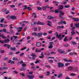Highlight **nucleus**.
Returning a JSON list of instances; mask_svg holds the SVG:
<instances>
[{
    "instance_id": "f257e3e1",
    "label": "nucleus",
    "mask_w": 79,
    "mask_h": 79,
    "mask_svg": "<svg viewBox=\"0 0 79 79\" xmlns=\"http://www.w3.org/2000/svg\"><path fill=\"white\" fill-rule=\"evenodd\" d=\"M55 35H56V37H57L58 39H59V40H62L63 39V37H65V35H62V37H61V35L60 34L58 35V34L57 32H56Z\"/></svg>"
},
{
    "instance_id": "f03ea898",
    "label": "nucleus",
    "mask_w": 79,
    "mask_h": 79,
    "mask_svg": "<svg viewBox=\"0 0 79 79\" xmlns=\"http://www.w3.org/2000/svg\"><path fill=\"white\" fill-rule=\"evenodd\" d=\"M10 42V40H5L2 41L0 40V43H1V44H5L6 43H7V42Z\"/></svg>"
},
{
    "instance_id": "7ed1b4c3",
    "label": "nucleus",
    "mask_w": 79,
    "mask_h": 79,
    "mask_svg": "<svg viewBox=\"0 0 79 79\" xmlns=\"http://www.w3.org/2000/svg\"><path fill=\"white\" fill-rule=\"evenodd\" d=\"M59 13H60V15H59V17L60 18H62L63 19V15H64V12H63L61 11H60L59 12Z\"/></svg>"
},
{
    "instance_id": "20e7f679",
    "label": "nucleus",
    "mask_w": 79,
    "mask_h": 79,
    "mask_svg": "<svg viewBox=\"0 0 79 79\" xmlns=\"http://www.w3.org/2000/svg\"><path fill=\"white\" fill-rule=\"evenodd\" d=\"M58 67L59 68H61V67H63L64 66V64H62L61 62H59L58 63Z\"/></svg>"
},
{
    "instance_id": "39448f33",
    "label": "nucleus",
    "mask_w": 79,
    "mask_h": 79,
    "mask_svg": "<svg viewBox=\"0 0 79 79\" xmlns=\"http://www.w3.org/2000/svg\"><path fill=\"white\" fill-rule=\"evenodd\" d=\"M43 35V33L42 32H39L37 33L36 36L37 37H40L41 36H42Z\"/></svg>"
},
{
    "instance_id": "423d86ee",
    "label": "nucleus",
    "mask_w": 79,
    "mask_h": 79,
    "mask_svg": "<svg viewBox=\"0 0 79 79\" xmlns=\"http://www.w3.org/2000/svg\"><path fill=\"white\" fill-rule=\"evenodd\" d=\"M58 51L59 53H60V54H63L64 53L66 54V53H65V51H60V50H59Z\"/></svg>"
},
{
    "instance_id": "0eeeda50",
    "label": "nucleus",
    "mask_w": 79,
    "mask_h": 79,
    "mask_svg": "<svg viewBox=\"0 0 79 79\" xmlns=\"http://www.w3.org/2000/svg\"><path fill=\"white\" fill-rule=\"evenodd\" d=\"M48 23L47 25L48 26H50V27H52V25H51V24H52V22L50 21H48Z\"/></svg>"
},
{
    "instance_id": "6e6552de",
    "label": "nucleus",
    "mask_w": 79,
    "mask_h": 79,
    "mask_svg": "<svg viewBox=\"0 0 79 79\" xmlns=\"http://www.w3.org/2000/svg\"><path fill=\"white\" fill-rule=\"evenodd\" d=\"M22 29H23V27H17V30L18 31H17L18 32H20V31H21L22 30Z\"/></svg>"
},
{
    "instance_id": "1a4fd4ad",
    "label": "nucleus",
    "mask_w": 79,
    "mask_h": 79,
    "mask_svg": "<svg viewBox=\"0 0 79 79\" xmlns=\"http://www.w3.org/2000/svg\"><path fill=\"white\" fill-rule=\"evenodd\" d=\"M73 19H74V21H75L76 22H78L79 21V19L77 18H72Z\"/></svg>"
},
{
    "instance_id": "9d476101",
    "label": "nucleus",
    "mask_w": 79,
    "mask_h": 79,
    "mask_svg": "<svg viewBox=\"0 0 79 79\" xmlns=\"http://www.w3.org/2000/svg\"><path fill=\"white\" fill-rule=\"evenodd\" d=\"M36 47H39L41 46V43L40 42H38L36 44Z\"/></svg>"
},
{
    "instance_id": "9b49d317",
    "label": "nucleus",
    "mask_w": 79,
    "mask_h": 79,
    "mask_svg": "<svg viewBox=\"0 0 79 79\" xmlns=\"http://www.w3.org/2000/svg\"><path fill=\"white\" fill-rule=\"evenodd\" d=\"M28 77L29 78V79H33L34 77V75H28Z\"/></svg>"
},
{
    "instance_id": "f8f14e48",
    "label": "nucleus",
    "mask_w": 79,
    "mask_h": 79,
    "mask_svg": "<svg viewBox=\"0 0 79 79\" xmlns=\"http://www.w3.org/2000/svg\"><path fill=\"white\" fill-rule=\"evenodd\" d=\"M38 24L40 25H44L45 24V23L43 22H38Z\"/></svg>"
},
{
    "instance_id": "ddd939ff",
    "label": "nucleus",
    "mask_w": 79,
    "mask_h": 79,
    "mask_svg": "<svg viewBox=\"0 0 79 79\" xmlns=\"http://www.w3.org/2000/svg\"><path fill=\"white\" fill-rule=\"evenodd\" d=\"M48 19H54V18L53 17H52L50 16H49L47 17Z\"/></svg>"
},
{
    "instance_id": "4468645a",
    "label": "nucleus",
    "mask_w": 79,
    "mask_h": 79,
    "mask_svg": "<svg viewBox=\"0 0 79 79\" xmlns=\"http://www.w3.org/2000/svg\"><path fill=\"white\" fill-rule=\"evenodd\" d=\"M60 8H59V10H62L64 8V6L62 5H59Z\"/></svg>"
},
{
    "instance_id": "2eb2a0df",
    "label": "nucleus",
    "mask_w": 79,
    "mask_h": 79,
    "mask_svg": "<svg viewBox=\"0 0 79 79\" xmlns=\"http://www.w3.org/2000/svg\"><path fill=\"white\" fill-rule=\"evenodd\" d=\"M38 22H34L33 23H31L32 26H34V25H35V24H37V25H38Z\"/></svg>"
},
{
    "instance_id": "dca6fc26",
    "label": "nucleus",
    "mask_w": 79,
    "mask_h": 79,
    "mask_svg": "<svg viewBox=\"0 0 79 79\" xmlns=\"http://www.w3.org/2000/svg\"><path fill=\"white\" fill-rule=\"evenodd\" d=\"M74 25L75 26V27H77V28H78L79 27V23H76Z\"/></svg>"
},
{
    "instance_id": "f3484780",
    "label": "nucleus",
    "mask_w": 79,
    "mask_h": 79,
    "mask_svg": "<svg viewBox=\"0 0 79 79\" xmlns=\"http://www.w3.org/2000/svg\"><path fill=\"white\" fill-rule=\"evenodd\" d=\"M12 60L14 61H18V58L14 57L12 58Z\"/></svg>"
},
{
    "instance_id": "a211bd4d",
    "label": "nucleus",
    "mask_w": 79,
    "mask_h": 79,
    "mask_svg": "<svg viewBox=\"0 0 79 79\" xmlns=\"http://www.w3.org/2000/svg\"><path fill=\"white\" fill-rule=\"evenodd\" d=\"M37 33L36 32L33 33L31 34L32 35H35V36H37Z\"/></svg>"
},
{
    "instance_id": "6ab92c4d",
    "label": "nucleus",
    "mask_w": 79,
    "mask_h": 79,
    "mask_svg": "<svg viewBox=\"0 0 79 79\" xmlns=\"http://www.w3.org/2000/svg\"><path fill=\"white\" fill-rule=\"evenodd\" d=\"M75 31L74 30H73L71 32V33L72 34L71 36H72V35H73L74 34H75V31Z\"/></svg>"
},
{
    "instance_id": "aec40b11",
    "label": "nucleus",
    "mask_w": 79,
    "mask_h": 79,
    "mask_svg": "<svg viewBox=\"0 0 79 79\" xmlns=\"http://www.w3.org/2000/svg\"><path fill=\"white\" fill-rule=\"evenodd\" d=\"M10 50H12V51H15L16 50V48H15L11 47L10 48Z\"/></svg>"
},
{
    "instance_id": "412c9836",
    "label": "nucleus",
    "mask_w": 79,
    "mask_h": 79,
    "mask_svg": "<svg viewBox=\"0 0 79 79\" xmlns=\"http://www.w3.org/2000/svg\"><path fill=\"white\" fill-rule=\"evenodd\" d=\"M3 32H5V33H9V34H10V33L8 31H6V29H3Z\"/></svg>"
},
{
    "instance_id": "4be33fe9",
    "label": "nucleus",
    "mask_w": 79,
    "mask_h": 79,
    "mask_svg": "<svg viewBox=\"0 0 79 79\" xmlns=\"http://www.w3.org/2000/svg\"><path fill=\"white\" fill-rule=\"evenodd\" d=\"M68 38V37L65 36V37L64 38V42H66V41H68V40L67 38Z\"/></svg>"
},
{
    "instance_id": "5701e85b",
    "label": "nucleus",
    "mask_w": 79,
    "mask_h": 79,
    "mask_svg": "<svg viewBox=\"0 0 79 79\" xmlns=\"http://www.w3.org/2000/svg\"><path fill=\"white\" fill-rule=\"evenodd\" d=\"M41 52V50H38V49H36L35 50V52H37V53H39V52Z\"/></svg>"
},
{
    "instance_id": "b1692460",
    "label": "nucleus",
    "mask_w": 79,
    "mask_h": 79,
    "mask_svg": "<svg viewBox=\"0 0 79 79\" xmlns=\"http://www.w3.org/2000/svg\"><path fill=\"white\" fill-rule=\"evenodd\" d=\"M68 69L69 71H71V70H72L73 69V67H69L68 68Z\"/></svg>"
},
{
    "instance_id": "393cba45",
    "label": "nucleus",
    "mask_w": 79,
    "mask_h": 79,
    "mask_svg": "<svg viewBox=\"0 0 79 79\" xmlns=\"http://www.w3.org/2000/svg\"><path fill=\"white\" fill-rule=\"evenodd\" d=\"M40 60H37L35 62V63L37 64V63H40Z\"/></svg>"
},
{
    "instance_id": "a878e982",
    "label": "nucleus",
    "mask_w": 79,
    "mask_h": 79,
    "mask_svg": "<svg viewBox=\"0 0 79 79\" xmlns=\"http://www.w3.org/2000/svg\"><path fill=\"white\" fill-rule=\"evenodd\" d=\"M0 37H2V38H3V39H5V38H6V37H5V36H4L3 35H0Z\"/></svg>"
},
{
    "instance_id": "bb28decb",
    "label": "nucleus",
    "mask_w": 79,
    "mask_h": 79,
    "mask_svg": "<svg viewBox=\"0 0 79 79\" xmlns=\"http://www.w3.org/2000/svg\"><path fill=\"white\" fill-rule=\"evenodd\" d=\"M32 15L35 18H37V16H36L35 13H33L32 14Z\"/></svg>"
},
{
    "instance_id": "cd10ccee",
    "label": "nucleus",
    "mask_w": 79,
    "mask_h": 79,
    "mask_svg": "<svg viewBox=\"0 0 79 79\" xmlns=\"http://www.w3.org/2000/svg\"><path fill=\"white\" fill-rule=\"evenodd\" d=\"M19 69L20 70H21V71H24L26 70V68H21Z\"/></svg>"
},
{
    "instance_id": "c85d7f7f",
    "label": "nucleus",
    "mask_w": 79,
    "mask_h": 79,
    "mask_svg": "<svg viewBox=\"0 0 79 79\" xmlns=\"http://www.w3.org/2000/svg\"><path fill=\"white\" fill-rule=\"evenodd\" d=\"M31 69H32L33 71H35L36 70L35 69V68H34V66L31 67Z\"/></svg>"
},
{
    "instance_id": "c756f323",
    "label": "nucleus",
    "mask_w": 79,
    "mask_h": 79,
    "mask_svg": "<svg viewBox=\"0 0 79 79\" xmlns=\"http://www.w3.org/2000/svg\"><path fill=\"white\" fill-rule=\"evenodd\" d=\"M8 69V67H4L2 68L3 70L4 69Z\"/></svg>"
},
{
    "instance_id": "7c9ffc66",
    "label": "nucleus",
    "mask_w": 79,
    "mask_h": 79,
    "mask_svg": "<svg viewBox=\"0 0 79 79\" xmlns=\"http://www.w3.org/2000/svg\"><path fill=\"white\" fill-rule=\"evenodd\" d=\"M33 29H34L33 31H35V32L37 31V28H35V27Z\"/></svg>"
},
{
    "instance_id": "2f4dec72",
    "label": "nucleus",
    "mask_w": 79,
    "mask_h": 79,
    "mask_svg": "<svg viewBox=\"0 0 79 79\" xmlns=\"http://www.w3.org/2000/svg\"><path fill=\"white\" fill-rule=\"evenodd\" d=\"M76 74L75 73H72L70 74V76H76Z\"/></svg>"
},
{
    "instance_id": "473e14b6",
    "label": "nucleus",
    "mask_w": 79,
    "mask_h": 79,
    "mask_svg": "<svg viewBox=\"0 0 79 79\" xmlns=\"http://www.w3.org/2000/svg\"><path fill=\"white\" fill-rule=\"evenodd\" d=\"M62 74H60L58 76V78H60V77H62Z\"/></svg>"
},
{
    "instance_id": "72a5a7b5",
    "label": "nucleus",
    "mask_w": 79,
    "mask_h": 79,
    "mask_svg": "<svg viewBox=\"0 0 79 79\" xmlns=\"http://www.w3.org/2000/svg\"><path fill=\"white\" fill-rule=\"evenodd\" d=\"M10 18L11 19H15L16 17H15V16H11L10 17Z\"/></svg>"
},
{
    "instance_id": "f704fd0d",
    "label": "nucleus",
    "mask_w": 79,
    "mask_h": 79,
    "mask_svg": "<svg viewBox=\"0 0 79 79\" xmlns=\"http://www.w3.org/2000/svg\"><path fill=\"white\" fill-rule=\"evenodd\" d=\"M62 24H63V21L62 20H61L60 22H59L58 23V24L59 25Z\"/></svg>"
},
{
    "instance_id": "c9c22d12",
    "label": "nucleus",
    "mask_w": 79,
    "mask_h": 79,
    "mask_svg": "<svg viewBox=\"0 0 79 79\" xmlns=\"http://www.w3.org/2000/svg\"><path fill=\"white\" fill-rule=\"evenodd\" d=\"M22 66L23 67H26V65L25 64V63H23L22 64Z\"/></svg>"
},
{
    "instance_id": "e433bc0d",
    "label": "nucleus",
    "mask_w": 79,
    "mask_h": 79,
    "mask_svg": "<svg viewBox=\"0 0 79 79\" xmlns=\"http://www.w3.org/2000/svg\"><path fill=\"white\" fill-rule=\"evenodd\" d=\"M63 60H64V61H66V62H67L68 61V60H67V59H66V58H64V59H63Z\"/></svg>"
},
{
    "instance_id": "4c0bfd02",
    "label": "nucleus",
    "mask_w": 79,
    "mask_h": 79,
    "mask_svg": "<svg viewBox=\"0 0 79 79\" xmlns=\"http://www.w3.org/2000/svg\"><path fill=\"white\" fill-rule=\"evenodd\" d=\"M27 9H28V10L29 11H31V10H32L31 8V7H27Z\"/></svg>"
},
{
    "instance_id": "58836bf2",
    "label": "nucleus",
    "mask_w": 79,
    "mask_h": 79,
    "mask_svg": "<svg viewBox=\"0 0 79 79\" xmlns=\"http://www.w3.org/2000/svg\"><path fill=\"white\" fill-rule=\"evenodd\" d=\"M12 37H14V38H15V39H19V37L17 36H13Z\"/></svg>"
},
{
    "instance_id": "ea45409f",
    "label": "nucleus",
    "mask_w": 79,
    "mask_h": 79,
    "mask_svg": "<svg viewBox=\"0 0 79 79\" xmlns=\"http://www.w3.org/2000/svg\"><path fill=\"white\" fill-rule=\"evenodd\" d=\"M64 8H67L70 7V6L69 5H66L64 6Z\"/></svg>"
},
{
    "instance_id": "a19ab883",
    "label": "nucleus",
    "mask_w": 79,
    "mask_h": 79,
    "mask_svg": "<svg viewBox=\"0 0 79 79\" xmlns=\"http://www.w3.org/2000/svg\"><path fill=\"white\" fill-rule=\"evenodd\" d=\"M37 4L38 5H41V3H40V2H39V1H37Z\"/></svg>"
},
{
    "instance_id": "79ce46f5",
    "label": "nucleus",
    "mask_w": 79,
    "mask_h": 79,
    "mask_svg": "<svg viewBox=\"0 0 79 79\" xmlns=\"http://www.w3.org/2000/svg\"><path fill=\"white\" fill-rule=\"evenodd\" d=\"M53 48V45H50L49 46H48V48Z\"/></svg>"
},
{
    "instance_id": "37998d69",
    "label": "nucleus",
    "mask_w": 79,
    "mask_h": 79,
    "mask_svg": "<svg viewBox=\"0 0 79 79\" xmlns=\"http://www.w3.org/2000/svg\"><path fill=\"white\" fill-rule=\"evenodd\" d=\"M0 53H5V51L3 50H1L0 51Z\"/></svg>"
},
{
    "instance_id": "c03bdc74",
    "label": "nucleus",
    "mask_w": 79,
    "mask_h": 79,
    "mask_svg": "<svg viewBox=\"0 0 79 79\" xmlns=\"http://www.w3.org/2000/svg\"><path fill=\"white\" fill-rule=\"evenodd\" d=\"M4 21V19H2L0 21V23H3Z\"/></svg>"
},
{
    "instance_id": "a18cd8bd",
    "label": "nucleus",
    "mask_w": 79,
    "mask_h": 79,
    "mask_svg": "<svg viewBox=\"0 0 79 79\" xmlns=\"http://www.w3.org/2000/svg\"><path fill=\"white\" fill-rule=\"evenodd\" d=\"M38 31H39V32H40V30H41V27H38Z\"/></svg>"
},
{
    "instance_id": "49530a36",
    "label": "nucleus",
    "mask_w": 79,
    "mask_h": 79,
    "mask_svg": "<svg viewBox=\"0 0 79 79\" xmlns=\"http://www.w3.org/2000/svg\"><path fill=\"white\" fill-rule=\"evenodd\" d=\"M42 9L44 10H46V9H47V8H46V7H44L43 6L42 7Z\"/></svg>"
},
{
    "instance_id": "de8ad7c7",
    "label": "nucleus",
    "mask_w": 79,
    "mask_h": 79,
    "mask_svg": "<svg viewBox=\"0 0 79 79\" xmlns=\"http://www.w3.org/2000/svg\"><path fill=\"white\" fill-rule=\"evenodd\" d=\"M37 8L39 10H41L42 9V8L39 7H37Z\"/></svg>"
},
{
    "instance_id": "09e8293b",
    "label": "nucleus",
    "mask_w": 79,
    "mask_h": 79,
    "mask_svg": "<svg viewBox=\"0 0 79 79\" xmlns=\"http://www.w3.org/2000/svg\"><path fill=\"white\" fill-rule=\"evenodd\" d=\"M53 42H50L49 43L50 45H53Z\"/></svg>"
},
{
    "instance_id": "8fccbe9b",
    "label": "nucleus",
    "mask_w": 79,
    "mask_h": 79,
    "mask_svg": "<svg viewBox=\"0 0 79 79\" xmlns=\"http://www.w3.org/2000/svg\"><path fill=\"white\" fill-rule=\"evenodd\" d=\"M26 47H24L22 49H21V50L22 51V50H25V49H26Z\"/></svg>"
},
{
    "instance_id": "3c124183",
    "label": "nucleus",
    "mask_w": 79,
    "mask_h": 79,
    "mask_svg": "<svg viewBox=\"0 0 79 79\" xmlns=\"http://www.w3.org/2000/svg\"><path fill=\"white\" fill-rule=\"evenodd\" d=\"M59 12V10H55V12L56 13H58Z\"/></svg>"
},
{
    "instance_id": "603ef678",
    "label": "nucleus",
    "mask_w": 79,
    "mask_h": 79,
    "mask_svg": "<svg viewBox=\"0 0 79 79\" xmlns=\"http://www.w3.org/2000/svg\"><path fill=\"white\" fill-rule=\"evenodd\" d=\"M10 6L11 8H15V6L14 5H11Z\"/></svg>"
},
{
    "instance_id": "864d4df0",
    "label": "nucleus",
    "mask_w": 79,
    "mask_h": 79,
    "mask_svg": "<svg viewBox=\"0 0 79 79\" xmlns=\"http://www.w3.org/2000/svg\"><path fill=\"white\" fill-rule=\"evenodd\" d=\"M73 39V37H71L69 38V39L68 40L69 41H70V40H71Z\"/></svg>"
},
{
    "instance_id": "5fc2aeb1",
    "label": "nucleus",
    "mask_w": 79,
    "mask_h": 79,
    "mask_svg": "<svg viewBox=\"0 0 79 79\" xmlns=\"http://www.w3.org/2000/svg\"><path fill=\"white\" fill-rule=\"evenodd\" d=\"M14 73H15V74H18V71H17L15 70L14 71Z\"/></svg>"
},
{
    "instance_id": "6e6d98bb",
    "label": "nucleus",
    "mask_w": 79,
    "mask_h": 79,
    "mask_svg": "<svg viewBox=\"0 0 79 79\" xmlns=\"http://www.w3.org/2000/svg\"><path fill=\"white\" fill-rule=\"evenodd\" d=\"M31 56H35V54L34 53H33L31 54Z\"/></svg>"
},
{
    "instance_id": "4d7b16f0",
    "label": "nucleus",
    "mask_w": 79,
    "mask_h": 79,
    "mask_svg": "<svg viewBox=\"0 0 79 79\" xmlns=\"http://www.w3.org/2000/svg\"><path fill=\"white\" fill-rule=\"evenodd\" d=\"M48 58H49V59L51 58V59H54L55 58V57H51L50 56V57H48Z\"/></svg>"
},
{
    "instance_id": "13d9d810",
    "label": "nucleus",
    "mask_w": 79,
    "mask_h": 79,
    "mask_svg": "<svg viewBox=\"0 0 79 79\" xmlns=\"http://www.w3.org/2000/svg\"><path fill=\"white\" fill-rule=\"evenodd\" d=\"M24 52H23L20 54V56H23L24 55Z\"/></svg>"
},
{
    "instance_id": "bf43d9fd",
    "label": "nucleus",
    "mask_w": 79,
    "mask_h": 79,
    "mask_svg": "<svg viewBox=\"0 0 79 79\" xmlns=\"http://www.w3.org/2000/svg\"><path fill=\"white\" fill-rule=\"evenodd\" d=\"M29 74H31V75L32 74H33V72H32V71L30 72H29Z\"/></svg>"
},
{
    "instance_id": "052dcab7",
    "label": "nucleus",
    "mask_w": 79,
    "mask_h": 79,
    "mask_svg": "<svg viewBox=\"0 0 79 79\" xmlns=\"http://www.w3.org/2000/svg\"><path fill=\"white\" fill-rule=\"evenodd\" d=\"M43 35H44V36H45V35H47V33H44L43 34Z\"/></svg>"
},
{
    "instance_id": "680f3d73",
    "label": "nucleus",
    "mask_w": 79,
    "mask_h": 79,
    "mask_svg": "<svg viewBox=\"0 0 79 79\" xmlns=\"http://www.w3.org/2000/svg\"><path fill=\"white\" fill-rule=\"evenodd\" d=\"M72 44H73V45H76V43H75V42H72Z\"/></svg>"
},
{
    "instance_id": "e2e57ef3",
    "label": "nucleus",
    "mask_w": 79,
    "mask_h": 79,
    "mask_svg": "<svg viewBox=\"0 0 79 79\" xmlns=\"http://www.w3.org/2000/svg\"><path fill=\"white\" fill-rule=\"evenodd\" d=\"M64 47H68V44H66L64 45Z\"/></svg>"
},
{
    "instance_id": "0e129e2a",
    "label": "nucleus",
    "mask_w": 79,
    "mask_h": 79,
    "mask_svg": "<svg viewBox=\"0 0 79 79\" xmlns=\"http://www.w3.org/2000/svg\"><path fill=\"white\" fill-rule=\"evenodd\" d=\"M23 4L22 3H19L18 5V6H21V5H22Z\"/></svg>"
},
{
    "instance_id": "69168bd1",
    "label": "nucleus",
    "mask_w": 79,
    "mask_h": 79,
    "mask_svg": "<svg viewBox=\"0 0 79 79\" xmlns=\"http://www.w3.org/2000/svg\"><path fill=\"white\" fill-rule=\"evenodd\" d=\"M69 55L72 56V55H74V54L72 53V52H71V53H69Z\"/></svg>"
},
{
    "instance_id": "338daca9",
    "label": "nucleus",
    "mask_w": 79,
    "mask_h": 79,
    "mask_svg": "<svg viewBox=\"0 0 79 79\" xmlns=\"http://www.w3.org/2000/svg\"><path fill=\"white\" fill-rule=\"evenodd\" d=\"M47 74H48L47 75V76H48L49 75V74H50V72L48 71L47 72Z\"/></svg>"
},
{
    "instance_id": "774afa93",
    "label": "nucleus",
    "mask_w": 79,
    "mask_h": 79,
    "mask_svg": "<svg viewBox=\"0 0 79 79\" xmlns=\"http://www.w3.org/2000/svg\"><path fill=\"white\" fill-rule=\"evenodd\" d=\"M57 29H61L60 26L57 27Z\"/></svg>"
}]
</instances>
